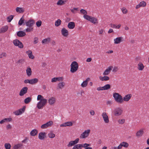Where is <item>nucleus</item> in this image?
<instances>
[{
    "instance_id": "53",
    "label": "nucleus",
    "mask_w": 149,
    "mask_h": 149,
    "mask_svg": "<svg viewBox=\"0 0 149 149\" xmlns=\"http://www.w3.org/2000/svg\"><path fill=\"white\" fill-rule=\"evenodd\" d=\"M78 10V8H73V9H71V12L73 13H75L76 12H75V11H77Z\"/></svg>"
},
{
    "instance_id": "36",
    "label": "nucleus",
    "mask_w": 149,
    "mask_h": 149,
    "mask_svg": "<svg viewBox=\"0 0 149 149\" xmlns=\"http://www.w3.org/2000/svg\"><path fill=\"white\" fill-rule=\"evenodd\" d=\"M16 10L17 12L19 13H23L24 11L23 8L19 7H17L16 8Z\"/></svg>"
},
{
    "instance_id": "45",
    "label": "nucleus",
    "mask_w": 149,
    "mask_h": 149,
    "mask_svg": "<svg viewBox=\"0 0 149 149\" xmlns=\"http://www.w3.org/2000/svg\"><path fill=\"white\" fill-rule=\"evenodd\" d=\"M50 41V38H47L44 39L42 41V43L47 44Z\"/></svg>"
},
{
    "instance_id": "5",
    "label": "nucleus",
    "mask_w": 149,
    "mask_h": 149,
    "mask_svg": "<svg viewBox=\"0 0 149 149\" xmlns=\"http://www.w3.org/2000/svg\"><path fill=\"white\" fill-rule=\"evenodd\" d=\"M91 130L90 129L86 130L83 132L80 136L79 138L81 139H84L88 137L90 133Z\"/></svg>"
},
{
    "instance_id": "42",
    "label": "nucleus",
    "mask_w": 149,
    "mask_h": 149,
    "mask_svg": "<svg viewBox=\"0 0 149 149\" xmlns=\"http://www.w3.org/2000/svg\"><path fill=\"white\" fill-rule=\"evenodd\" d=\"M32 100V98L30 97H28L26 98L24 100V102L26 104H28L31 102Z\"/></svg>"
},
{
    "instance_id": "26",
    "label": "nucleus",
    "mask_w": 149,
    "mask_h": 149,
    "mask_svg": "<svg viewBox=\"0 0 149 149\" xmlns=\"http://www.w3.org/2000/svg\"><path fill=\"white\" fill-rule=\"evenodd\" d=\"M12 120V119L11 118H5L0 121V123L1 124H2L8 122H11Z\"/></svg>"
},
{
    "instance_id": "51",
    "label": "nucleus",
    "mask_w": 149,
    "mask_h": 149,
    "mask_svg": "<svg viewBox=\"0 0 149 149\" xmlns=\"http://www.w3.org/2000/svg\"><path fill=\"white\" fill-rule=\"evenodd\" d=\"M122 11L123 13L124 14H126L127 13V10L125 8H123L122 9Z\"/></svg>"
},
{
    "instance_id": "1",
    "label": "nucleus",
    "mask_w": 149,
    "mask_h": 149,
    "mask_svg": "<svg viewBox=\"0 0 149 149\" xmlns=\"http://www.w3.org/2000/svg\"><path fill=\"white\" fill-rule=\"evenodd\" d=\"M38 101L40 100L37 105V107L39 109H42L47 102V100L44 98L41 95H38L37 97Z\"/></svg>"
},
{
    "instance_id": "46",
    "label": "nucleus",
    "mask_w": 149,
    "mask_h": 149,
    "mask_svg": "<svg viewBox=\"0 0 149 149\" xmlns=\"http://www.w3.org/2000/svg\"><path fill=\"white\" fill-rule=\"evenodd\" d=\"M14 17V15H10L9 17H8L7 18V20L8 19V22H10L13 19Z\"/></svg>"
},
{
    "instance_id": "22",
    "label": "nucleus",
    "mask_w": 149,
    "mask_h": 149,
    "mask_svg": "<svg viewBox=\"0 0 149 149\" xmlns=\"http://www.w3.org/2000/svg\"><path fill=\"white\" fill-rule=\"evenodd\" d=\"M34 23V20L33 19H31L29 20L26 23V26H27L32 27Z\"/></svg>"
},
{
    "instance_id": "55",
    "label": "nucleus",
    "mask_w": 149,
    "mask_h": 149,
    "mask_svg": "<svg viewBox=\"0 0 149 149\" xmlns=\"http://www.w3.org/2000/svg\"><path fill=\"white\" fill-rule=\"evenodd\" d=\"M28 140V138L27 137H25V139L22 141V142L23 143H26Z\"/></svg>"
},
{
    "instance_id": "3",
    "label": "nucleus",
    "mask_w": 149,
    "mask_h": 149,
    "mask_svg": "<svg viewBox=\"0 0 149 149\" xmlns=\"http://www.w3.org/2000/svg\"><path fill=\"white\" fill-rule=\"evenodd\" d=\"M70 71L72 73L76 72L78 70L79 65L78 63L75 61L72 62L70 65Z\"/></svg>"
},
{
    "instance_id": "23",
    "label": "nucleus",
    "mask_w": 149,
    "mask_h": 149,
    "mask_svg": "<svg viewBox=\"0 0 149 149\" xmlns=\"http://www.w3.org/2000/svg\"><path fill=\"white\" fill-rule=\"evenodd\" d=\"M61 32L62 35L66 37L68 36V31L65 28H63L61 31Z\"/></svg>"
},
{
    "instance_id": "58",
    "label": "nucleus",
    "mask_w": 149,
    "mask_h": 149,
    "mask_svg": "<svg viewBox=\"0 0 149 149\" xmlns=\"http://www.w3.org/2000/svg\"><path fill=\"white\" fill-rule=\"evenodd\" d=\"M24 82L25 84H27L28 83L30 84V79H25L24 81Z\"/></svg>"
},
{
    "instance_id": "54",
    "label": "nucleus",
    "mask_w": 149,
    "mask_h": 149,
    "mask_svg": "<svg viewBox=\"0 0 149 149\" xmlns=\"http://www.w3.org/2000/svg\"><path fill=\"white\" fill-rule=\"evenodd\" d=\"M80 12L81 13L84 14V15H86V14H87V12L85 10L83 9H81Z\"/></svg>"
},
{
    "instance_id": "10",
    "label": "nucleus",
    "mask_w": 149,
    "mask_h": 149,
    "mask_svg": "<svg viewBox=\"0 0 149 149\" xmlns=\"http://www.w3.org/2000/svg\"><path fill=\"white\" fill-rule=\"evenodd\" d=\"M101 115L104 123H109V120L108 116L107 115V113L105 112H104L102 113Z\"/></svg>"
},
{
    "instance_id": "40",
    "label": "nucleus",
    "mask_w": 149,
    "mask_h": 149,
    "mask_svg": "<svg viewBox=\"0 0 149 149\" xmlns=\"http://www.w3.org/2000/svg\"><path fill=\"white\" fill-rule=\"evenodd\" d=\"M22 146H23L22 143H18L15 145L13 146V148L14 149H18L21 147Z\"/></svg>"
},
{
    "instance_id": "38",
    "label": "nucleus",
    "mask_w": 149,
    "mask_h": 149,
    "mask_svg": "<svg viewBox=\"0 0 149 149\" xmlns=\"http://www.w3.org/2000/svg\"><path fill=\"white\" fill-rule=\"evenodd\" d=\"M122 38H116L114 39V43L115 44H118L120 43L123 41Z\"/></svg>"
},
{
    "instance_id": "49",
    "label": "nucleus",
    "mask_w": 149,
    "mask_h": 149,
    "mask_svg": "<svg viewBox=\"0 0 149 149\" xmlns=\"http://www.w3.org/2000/svg\"><path fill=\"white\" fill-rule=\"evenodd\" d=\"M33 30V27H29L26 29V31L27 32H31V31H32Z\"/></svg>"
},
{
    "instance_id": "16",
    "label": "nucleus",
    "mask_w": 149,
    "mask_h": 149,
    "mask_svg": "<svg viewBox=\"0 0 149 149\" xmlns=\"http://www.w3.org/2000/svg\"><path fill=\"white\" fill-rule=\"evenodd\" d=\"M90 80V78H87L84 81H83L81 84V86L83 88L86 87L88 85V81Z\"/></svg>"
},
{
    "instance_id": "48",
    "label": "nucleus",
    "mask_w": 149,
    "mask_h": 149,
    "mask_svg": "<svg viewBox=\"0 0 149 149\" xmlns=\"http://www.w3.org/2000/svg\"><path fill=\"white\" fill-rule=\"evenodd\" d=\"M4 146L6 149H10L11 145L9 143H6Z\"/></svg>"
},
{
    "instance_id": "50",
    "label": "nucleus",
    "mask_w": 149,
    "mask_h": 149,
    "mask_svg": "<svg viewBox=\"0 0 149 149\" xmlns=\"http://www.w3.org/2000/svg\"><path fill=\"white\" fill-rule=\"evenodd\" d=\"M24 19L23 18H22V17L20 20H19L18 24L20 25H21L22 24L24 23Z\"/></svg>"
},
{
    "instance_id": "18",
    "label": "nucleus",
    "mask_w": 149,
    "mask_h": 149,
    "mask_svg": "<svg viewBox=\"0 0 149 149\" xmlns=\"http://www.w3.org/2000/svg\"><path fill=\"white\" fill-rule=\"evenodd\" d=\"M72 125L73 123L71 122L68 121L61 124L60 126L61 127H65L66 126H71Z\"/></svg>"
},
{
    "instance_id": "39",
    "label": "nucleus",
    "mask_w": 149,
    "mask_h": 149,
    "mask_svg": "<svg viewBox=\"0 0 149 149\" xmlns=\"http://www.w3.org/2000/svg\"><path fill=\"white\" fill-rule=\"evenodd\" d=\"M66 2V1H63V0H59L58 2L57 3V5L58 6H62L65 4V2Z\"/></svg>"
},
{
    "instance_id": "62",
    "label": "nucleus",
    "mask_w": 149,
    "mask_h": 149,
    "mask_svg": "<svg viewBox=\"0 0 149 149\" xmlns=\"http://www.w3.org/2000/svg\"><path fill=\"white\" fill-rule=\"evenodd\" d=\"M103 29H101L99 31V33L100 35H102L103 33Z\"/></svg>"
},
{
    "instance_id": "34",
    "label": "nucleus",
    "mask_w": 149,
    "mask_h": 149,
    "mask_svg": "<svg viewBox=\"0 0 149 149\" xmlns=\"http://www.w3.org/2000/svg\"><path fill=\"white\" fill-rule=\"evenodd\" d=\"M8 27L7 26L2 27L0 29V33H2L6 32L8 29Z\"/></svg>"
},
{
    "instance_id": "32",
    "label": "nucleus",
    "mask_w": 149,
    "mask_h": 149,
    "mask_svg": "<svg viewBox=\"0 0 149 149\" xmlns=\"http://www.w3.org/2000/svg\"><path fill=\"white\" fill-rule=\"evenodd\" d=\"M38 81V79L35 78L30 79V84L33 85L36 84Z\"/></svg>"
},
{
    "instance_id": "61",
    "label": "nucleus",
    "mask_w": 149,
    "mask_h": 149,
    "mask_svg": "<svg viewBox=\"0 0 149 149\" xmlns=\"http://www.w3.org/2000/svg\"><path fill=\"white\" fill-rule=\"evenodd\" d=\"M118 67H114L113 70L112 71L113 72H116L118 70Z\"/></svg>"
},
{
    "instance_id": "12",
    "label": "nucleus",
    "mask_w": 149,
    "mask_h": 149,
    "mask_svg": "<svg viewBox=\"0 0 149 149\" xmlns=\"http://www.w3.org/2000/svg\"><path fill=\"white\" fill-rule=\"evenodd\" d=\"M144 133V129L141 128L137 132L136 134V136L138 138L141 137L143 136Z\"/></svg>"
},
{
    "instance_id": "43",
    "label": "nucleus",
    "mask_w": 149,
    "mask_h": 149,
    "mask_svg": "<svg viewBox=\"0 0 149 149\" xmlns=\"http://www.w3.org/2000/svg\"><path fill=\"white\" fill-rule=\"evenodd\" d=\"M61 20L60 19H58L55 22V25L56 26H58L61 25Z\"/></svg>"
},
{
    "instance_id": "41",
    "label": "nucleus",
    "mask_w": 149,
    "mask_h": 149,
    "mask_svg": "<svg viewBox=\"0 0 149 149\" xmlns=\"http://www.w3.org/2000/svg\"><path fill=\"white\" fill-rule=\"evenodd\" d=\"M48 136L50 138H53L55 136V135L51 131L48 134Z\"/></svg>"
},
{
    "instance_id": "44",
    "label": "nucleus",
    "mask_w": 149,
    "mask_h": 149,
    "mask_svg": "<svg viewBox=\"0 0 149 149\" xmlns=\"http://www.w3.org/2000/svg\"><path fill=\"white\" fill-rule=\"evenodd\" d=\"M110 85L109 84H106L104 86H102V88L104 90H107L110 89Z\"/></svg>"
},
{
    "instance_id": "13",
    "label": "nucleus",
    "mask_w": 149,
    "mask_h": 149,
    "mask_svg": "<svg viewBox=\"0 0 149 149\" xmlns=\"http://www.w3.org/2000/svg\"><path fill=\"white\" fill-rule=\"evenodd\" d=\"M28 88L26 87H24L22 88L20 90L19 95L20 96H22L26 93L27 92Z\"/></svg>"
},
{
    "instance_id": "60",
    "label": "nucleus",
    "mask_w": 149,
    "mask_h": 149,
    "mask_svg": "<svg viewBox=\"0 0 149 149\" xmlns=\"http://www.w3.org/2000/svg\"><path fill=\"white\" fill-rule=\"evenodd\" d=\"M107 105H111L112 104V101L111 100H109L107 102Z\"/></svg>"
},
{
    "instance_id": "20",
    "label": "nucleus",
    "mask_w": 149,
    "mask_h": 149,
    "mask_svg": "<svg viewBox=\"0 0 149 149\" xmlns=\"http://www.w3.org/2000/svg\"><path fill=\"white\" fill-rule=\"evenodd\" d=\"M46 136V133L45 132H40L38 134V138L41 140L44 139Z\"/></svg>"
},
{
    "instance_id": "11",
    "label": "nucleus",
    "mask_w": 149,
    "mask_h": 149,
    "mask_svg": "<svg viewBox=\"0 0 149 149\" xmlns=\"http://www.w3.org/2000/svg\"><path fill=\"white\" fill-rule=\"evenodd\" d=\"M79 139L77 138L74 141H70L67 145V146L68 147H72L74 145L77 144L79 143Z\"/></svg>"
},
{
    "instance_id": "35",
    "label": "nucleus",
    "mask_w": 149,
    "mask_h": 149,
    "mask_svg": "<svg viewBox=\"0 0 149 149\" xmlns=\"http://www.w3.org/2000/svg\"><path fill=\"white\" fill-rule=\"evenodd\" d=\"M83 148H85L84 149H93L92 147H90L91 145L90 144L85 143L83 144Z\"/></svg>"
},
{
    "instance_id": "59",
    "label": "nucleus",
    "mask_w": 149,
    "mask_h": 149,
    "mask_svg": "<svg viewBox=\"0 0 149 149\" xmlns=\"http://www.w3.org/2000/svg\"><path fill=\"white\" fill-rule=\"evenodd\" d=\"M57 81L56 77H54L52 78L51 79V82H56Z\"/></svg>"
},
{
    "instance_id": "52",
    "label": "nucleus",
    "mask_w": 149,
    "mask_h": 149,
    "mask_svg": "<svg viewBox=\"0 0 149 149\" xmlns=\"http://www.w3.org/2000/svg\"><path fill=\"white\" fill-rule=\"evenodd\" d=\"M7 56V54L5 52H3L1 54H0V58H1L3 56L6 57Z\"/></svg>"
},
{
    "instance_id": "28",
    "label": "nucleus",
    "mask_w": 149,
    "mask_h": 149,
    "mask_svg": "<svg viewBox=\"0 0 149 149\" xmlns=\"http://www.w3.org/2000/svg\"><path fill=\"white\" fill-rule=\"evenodd\" d=\"M65 85V83L63 82H61L58 84L57 86L58 89H62Z\"/></svg>"
},
{
    "instance_id": "15",
    "label": "nucleus",
    "mask_w": 149,
    "mask_h": 149,
    "mask_svg": "<svg viewBox=\"0 0 149 149\" xmlns=\"http://www.w3.org/2000/svg\"><path fill=\"white\" fill-rule=\"evenodd\" d=\"M113 68V67L112 66L109 67L105 70V71L103 73V75H107L109 74L110 73L111 71L112 70Z\"/></svg>"
},
{
    "instance_id": "2",
    "label": "nucleus",
    "mask_w": 149,
    "mask_h": 149,
    "mask_svg": "<svg viewBox=\"0 0 149 149\" xmlns=\"http://www.w3.org/2000/svg\"><path fill=\"white\" fill-rule=\"evenodd\" d=\"M113 97L115 101L119 104L123 103L122 96L118 93H114L113 94Z\"/></svg>"
},
{
    "instance_id": "47",
    "label": "nucleus",
    "mask_w": 149,
    "mask_h": 149,
    "mask_svg": "<svg viewBox=\"0 0 149 149\" xmlns=\"http://www.w3.org/2000/svg\"><path fill=\"white\" fill-rule=\"evenodd\" d=\"M125 121L124 119H119L118 120V123L120 124H123L124 123Z\"/></svg>"
},
{
    "instance_id": "63",
    "label": "nucleus",
    "mask_w": 149,
    "mask_h": 149,
    "mask_svg": "<svg viewBox=\"0 0 149 149\" xmlns=\"http://www.w3.org/2000/svg\"><path fill=\"white\" fill-rule=\"evenodd\" d=\"M111 149H120L119 145L118 147L114 146L111 148Z\"/></svg>"
},
{
    "instance_id": "6",
    "label": "nucleus",
    "mask_w": 149,
    "mask_h": 149,
    "mask_svg": "<svg viewBox=\"0 0 149 149\" xmlns=\"http://www.w3.org/2000/svg\"><path fill=\"white\" fill-rule=\"evenodd\" d=\"M54 123L52 121L50 120L47 123L42 125L40 128L42 129H46L49 127H51L53 125Z\"/></svg>"
},
{
    "instance_id": "31",
    "label": "nucleus",
    "mask_w": 149,
    "mask_h": 149,
    "mask_svg": "<svg viewBox=\"0 0 149 149\" xmlns=\"http://www.w3.org/2000/svg\"><path fill=\"white\" fill-rule=\"evenodd\" d=\"M38 130L36 129L32 130L30 132V135L32 136H34L38 134Z\"/></svg>"
},
{
    "instance_id": "64",
    "label": "nucleus",
    "mask_w": 149,
    "mask_h": 149,
    "mask_svg": "<svg viewBox=\"0 0 149 149\" xmlns=\"http://www.w3.org/2000/svg\"><path fill=\"white\" fill-rule=\"evenodd\" d=\"M90 113L91 115L93 116L94 115L95 113L93 110H91L90 111Z\"/></svg>"
},
{
    "instance_id": "9",
    "label": "nucleus",
    "mask_w": 149,
    "mask_h": 149,
    "mask_svg": "<svg viewBox=\"0 0 149 149\" xmlns=\"http://www.w3.org/2000/svg\"><path fill=\"white\" fill-rule=\"evenodd\" d=\"M13 43L15 46H18L20 48H22L23 47L22 43L18 40L16 39L14 40Z\"/></svg>"
},
{
    "instance_id": "30",
    "label": "nucleus",
    "mask_w": 149,
    "mask_h": 149,
    "mask_svg": "<svg viewBox=\"0 0 149 149\" xmlns=\"http://www.w3.org/2000/svg\"><path fill=\"white\" fill-rule=\"evenodd\" d=\"M100 79L102 81H107L109 79V77L108 76H104V77L100 76L99 77Z\"/></svg>"
},
{
    "instance_id": "7",
    "label": "nucleus",
    "mask_w": 149,
    "mask_h": 149,
    "mask_svg": "<svg viewBox=\"0 0 149 149\" xmlns=\"http://www.w3.org/2000/svg\"><path fill=\"white\" fill-rule=\"evenodd\" d=\"M123 112V109L120 108L118 107L115 109L113 112L114 115L116 116H118L122 114Z\"/></svg>"
},
{
    "instance_id": "25",
    "label": "nucleus",
    "mask_w": 149,
    "mask_h": 149,
    "mask_svg": "<svg viewBox=\"0 0 149 149\" xmlns=\"http://www.w3.org/2000/svg\"><path fill=\"white\" fill-rule=\"evenodd\" d=\"M83 146V144H76L74 146L72 149H82Z\"/></svg>"
},
{
    "instance_id": "17",
    "label": "nucleus",
    "mask_w": 149,
    "mask_h": 149,
    "mask_svg": "<svg viewBox=\"0 0 149 149\" xmlns=\"http://www.w3.org/2000/svg\"><path fill=\"white\" fill-rule=\"evenodd\" d=\"M26 53L28 55L29 58L31 59H33L34 58V56L31 50H29L26 52Z\"/></svg>"
},
{
    "instance_id": "21",
    "label": "nucleus",
    "mask_w": 149,
    "mask_h": 149,
    "mask_svg": "<svg viewBox=\"0 0 149 149\" xmlns=\"http://www.w3.org/2000/svg\"><path fill=\"white\" fill-rule=\"evenodd\" d=\"M146 5V2L144 1H143L140 2L138 5H136V8L137 9L141 7H145Z\"/></svg>"
},
{
    "instance_id": "24",
    "label": "nucleus",
    "mask_w": 149,
    "mask_h": 149,
    "mask_svg": "<svg viewBox=\"0 0 149 149\" xmlns=\"http://www.w3.org/2000/svg\"><path fill=\"white\" fill-rule=\"evenodd\" d=\"M120 149H121L123 147L125 148H127L129 146V144L126 142H121L119 145Z\"/></svg>"
},
{
    "instance_id": "33",
    "label": "nucleus",
    "mask_w": 149,
    "mask_h": 149,
    "mask_svg": "<svg viewBox=\"0 0 149 149\" xmlns=\"http://www.w3.org/2000/svg\"><path fill=\"white\" fill-rule=\"evenodd\" d=\"M17 35L18 37H23L26 35L25 32L22 31H20L17 32Z\"/></svg>"
},
{
    "instance_id": "57",
    "label": "nucleus",
    "mask_w": 149,
    "mask_h": 149,
    "mask_svg": "<svg viewBox=\"0 0 149 149\" xmlns=\"http://www.w3.org/2000/svg\"><path fill=\"white\" fill-rule=\"evenodd\" d=\"M57 81H62L63 80V78L62 77H56Z\"/></svg>"
},
{
    "instance_id": "19",
    "label": "nucleus",
    "mask_w": 149,
    "mask_h": 149,
    "mask_svg": "<svg viewBox=\"0 0 149 149\" xmlns=\"http://www.w3.org/2000/svg\"><path fill=\"white\" fill-rule=\"evenodd\" d=\"M132 96V95L130 94H129L125 95L123 98V103L124 101L125 102L128 101L131 98Z\"/></svg>"
},
{
    "instance_id": "27",
    "label": "nucleus",
    "mask_w": 149,
    "mask_h": 149,
    "mask_svg": "<svg viewBox=\"0 0 149 149\" xmlns=\"http://www.w3.org/2000/svg\"><path fill=\"white\" fill-rule=\"evenodd\" d=\"M75 23L74 22H70L68 23V27L70 29H72L75 27Z\"/></svg>"
},
{
    "instance_id": "56",
    "label": "nucleus",
    "mask_w": 149,
    "mask_h": 149,
    "mask_svg": "<svg viewBox=\"0 0 149 149\" xmlns=\"http://www.w3.org/2000/svg\"><path fill=\"white\" fill-rule=\"evenodd\" d=\"M42 22L41 21H39L36 22V25L37 27H39L41 26Z\"/></svg>"
},
{
    "instance_id": "8",
    "label": "nucleus",
    "mask_w": 149,
    "mask_h": 149,
    "mask_svg": "<svg viewBox=\"0 0 149 149\" xmlns=\"http://www.w3.org/2000/svg\"><path fill=\"white\" fill-rule=\"evenodd\" d=\"M26 109V107L24 106L22 108L18 110L13 112V113L16 116L21 115L22 113L24 112Z\"/></svg>"
},
{
    "instance_id": "37",
    "label": "nucleus",
    "mask_w": 149,
    "mask_h": 149,
    "mask_svg": "<svg viewBox=\"0 0 149 149\" xmlns=\"http://www.w3.org/2000/svg\"><path fill=\"white\" fill-rule=\"evenodd\" d=\"M26 73L28 77H30L32 74V71L31 68L30 67L27 68L26 70Z\"/></svg>"
},
{
    "instance_id": "4",
    "label": "nucleus",
    "mask_w": 149,
    "mask_h": 149,
    "mask_svg": "<svg viewBox=\"0 0 149 149\" xmlns=\"http://www.w3.org/2000/svg\"><path fill=\"white\" fill-rule=\"evenodd\" d=\"M84 17L87 20L91 22L94 24L98 23V20L96 18L92 17L88 15H84Z\"/></svg>"
},
{
    "instance_id": "29",
    "label": "nucleus",
    "mask_w": 149,
    "mask_h": 149,
    "mask_svg": "<svg viewBox=\"0 0 149 149\" xmlns=\"http://www.w3.org/2000/svg\"><path fill=\"white\" fill-rule=\"evenodd\" d=\"M138 69L139 70H142L144 68V66L141 62H140L138 64Z\"/></svg>"
},
{
    "instance_id": "14",
    "label": "nucleus",
    "mask_w": 149,
    "mask_h": 149,
    "mask_svg": "<svg viewBox=\"0 0 149 149\" xmlns=\"http://www.w3.org/2000/svg\"><path fill=\"white\" fill-rule=\"evenodd\" d=\"M56 99L55 97H50L48 100L49 104L52 105L54 104L56 102Z\"/></svg>"
}]
</instances>
